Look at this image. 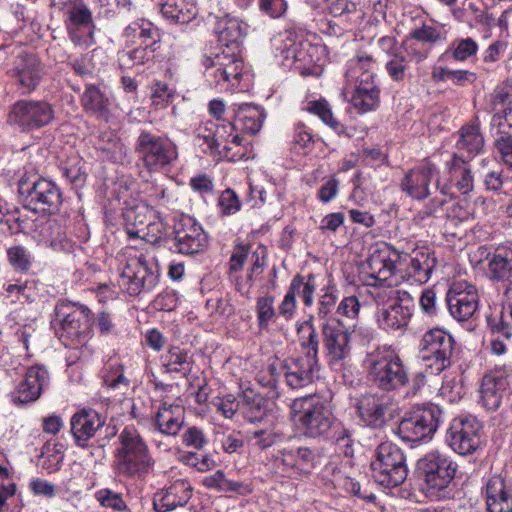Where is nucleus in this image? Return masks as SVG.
Wrapping results in <instances>:
<instances>
[{
    "label": "nucleus",
    "instance_id": "5",
    "mask_svg": "<svg viewBox=\"0 0 512 512\" xmlns=\"http://www.w3.org/2000/svg\"><path fill=\"white\" fill-rule=\"evenodd\" d=\"M319 459L315 449L301 444L296 438H290L280 445L273 455L274 466L278 472L292 479L308 477L319 463Z\"/></svg>",
    "mask_w": 512,
    "mask_h": 512
},
{
    "label": "nucleus",
    "instance_id": "61",
    "mask_svg": "<svg viewBox=\"0 0 512 512\" xmlns=\"http://www.w3.org/2000/svg\"><path fill=\"white\" fill-rule=\"evenodd\" d=\"M16 493V485L12 482L11 474L7 468L0 465V510L8 498Z\"/></svg>",
    "mask_w": 512,
    "mask_h": 512
},
{
    "label": "nucleus",
    "instance_id": "11",
    "mask_svg": "<svg viewBox=\"0 0 512 512\" xmlns=\"http://www.w3.org/2000/svg\"><path fill=\"white\" fill-rule=\"evenodd\" d=\"M455 341L442 329L427 331L420 342V354L424 366L432 374H440L452 365Z\"/></svg>",
    "mask_w": 512,
    "mask_h": 512
},
{
    "label": "nucleus",
    "instance_id": "21",
    "mask_svg": "<svg viewBox=\"0 0 512 512\" xmlns=\"http://www.w3.org/2000/svg\"><path fill=\"white\" fill-rule=\"evenodd\" d=\"M439 177V171L433 163L425 161L410 169L401 181V189L415 200H423L430 195V183Z\"/></svg>",
    "mask_w": 512,
    "mask_h": 512
},
{
    "label": "nucleus",
    "instance_id": "59",
    "mask_svg": "<svg viewBox=\"0 0 512 512\" xmlns=\"http://www.w3.org/2000/svg\"><path fill=\"white\" fill-rule=\"evenodd\" d=\"M64 456L61 452L55 447H50V445H46L43 448L42 452V468L45 469L48 473H54L58 471L63 462Z\"/></svg>",
    "mask_w": 512,
    "mask_h": 512
},
{
    "label": "nucleus",
    "instance_id": "58",
    "mask_svg": "<svg viewBox=\"0 0 512 512\" xmlns=\"http://www.w3.org/2000/svg\"><path fill=\"white\" fill-rule=\"evenodd\" d=\"M273 302V298L269 296H264L257 300V319L261 329L267 328L269 322L275 316Z\"/></svg>",
    "mask_w": 512,
    "mask_h": 512
},
{
    "label": "nucleus",
    "instance_id": "10",
    "mask_svg": "<svg viewBox=\"0 0 512 512\" xmlns=\"http://www.w3.org/2000/svg\"><path fill=\"white\" fill-rule=\"evenodd\" d=\"M322 336L328 366L343 373L352 358L351 332L339 320L330 319L322 325Z\"/></svg>",
    "mask_w": 512,
    "mask_h": 512
},
{
    "label": "nucleus",
    "instance_id": "45",
    "mask_svg": "<svg viewBox=\"0 0 512 512\" xmlns=\"http://www.w3.org/2000/svg\"><path fill=\"white\" fill-rule=\"evenodd\" d=\"M65 15L66 28L94 24L92 12L82 0L72 2Z\"/></svg>",
    "mask_w": 512,
    "mask_h": 512
},
{
    "label": "nucleus",
    "instance_id": "7",
    "mask_svg": "<svg viewBox=\"0 0 512 512\" xmlns=\"http://www.w3.org/2000/svg\"><path fill=\"white\" fill-rule=\"evenodd\" d=\"M134 149L149 172H159L178 158L177 146L170 138L147 130L139 133Z\"/></svg>",
    "mask_w": 512,
    "mask_h": 512
},
{
    "label": "nucleus",
    "instance_id": "47",
    "mask_svg": "<svg viewBox=\"0 0 512 512\" xmlns=\"http://www.w3.org/2000/svg\"><path fill=\"white\" fill-rule=\"evenodd\" d=\"M202 484L206 488L218 492H240L244 487L241 482L226 479L222 470H217L215 473L204 477Z\"/></svg>",
    "mask_w": 512,
    "mask_h": 512
},
{
    "label": "nucleus",
    "instance_id": "13",
    "mask_svg": "<svg viewBox=\"0 0 512 512\" xmlns=\"http://www.w3.org/2000/svg\"><path fill=\"white\" fill-rule=\"evenodd\" d=\"M512 365L504 363L495 365L487 371L479 384V398L482 406L488 411L498 410L510 394Z\"/></svg>",
    "mask_w": 512,
    "mask_h": 512
},
{
    "label": "nucleus",
    "instance_id": "9",
    "mask_svg": "<svg viewBox=\"0 0 512 512\" xmlns=\"http://www.w3.org/2000/svg\"><path fill=\"white\" fill-rule=\"evenodd\" d=\"M371 470L374 480L386 488L402 484L408 474L404 453L391 442H383L377 447Z\"/></svg>",
    "mask_w": 512,
    "mask_h": 512
},
{
    "label": "nucleus",
    "instance_id": "17",
    "mask_svg": "<svg viewBox=\"0 0 512 512\" xmlns=\"http://www.w3.org/2000/svg\"><path fill=\"white\" fill-rule=\"evenodd\" d=\"M158 283V274L145 258H127L120 274V285L130 296L152 290Z\"/></svg>",
    "mask_w": 512,
    "mask_h": 512
},
{
    "label": "nucleus",
    "instance_id": "14",
    "mask_svg": "<svg viewBox=\"0 0 512 512\" xmlns=\"http://www.w3.org/2000/svg\"><path fill=\"white\" fill-rule=\"evenodd\" d=\"M442 421V410L436 405L418 408L407 415L398 426L405 442H418L430 438Z\"/></svg>",
    "mask_w": 512,
    "mask_h": 512
},
{
    "label": "nucleus",
    "instance_id": "8",
    "mask_svg": "<svg viewBox=\"0 0 512 512\" xmlns=\"http://www.w3.org/2000/svg\"><path fill=\"white\" fill-rule=\"evenodd\" d=\"M18 191L24 201V209L46 214L56 213L62 203L59 187L45 178L22 177Z\"/></svg>",
    "mask_w": 512,
    "mask_h": 512
},
{
    "label": "nucleus",
    "instance_id": "55",
    "mask_svg": "<svg viewBox=\"0 0 512 512\" xmlns=\"http://www.w3.org/2000/svg\"><path fill=\"white\" fill-rule=\"evenodd\" d=\"M174 94V89L170 88L166 83L156 81L151 88L152 104L155 107L163 108L172 101Z\"/></svg>",
    "mask_w": 512,
    "mask_h": 512
},
{
    "label": "nucleus",
    "instance_id": "60",
    "mask_svg": "<svg viewBox=\"0 0 512 512\" xmlns=\"http://www.w3.org/2000/svg\"><path fill=\"white\" fill-rule=\"evenodd\" d=\"M478 51V44L470 37L462 39L454 44L452 57L458 61H465L475 55Z\"/></svg>",
    "mask_w": 512,
    "mask_h": 512
},
{
    "label": "nucleus",
    "instance_id": "23",
    "mask_svg": "<svg viewBox=\"0 0 512 512\" xmlns=\"http://www.w3.org/2000/svg\"><path fill=\"white\" fill-rule=\"evenodd\" d=\"M11 76L15 78L22 93H29L39 85L43 67L35 55L21 53L15 59Z\"/></svg>",
    "mask_w": 512,
    "mask_h": 512
},
{
    "label": "nucleus",
    "instance_id": "53",
    "mask_svg": "<svg viewBox=\"0 0 512 512\" xmlns=\"http://www.w3.org/2000/svg\"><path fill=\"white\" fill-rule=\"evenodd\" d=\"M6 298L10 299L12 304L31 303L34 301V291L32 287L25 284H9L5 287Z\"/></svg>",
    "mask_w": 512,
    "mask_h": 512
},
{
    "label": "nucleus",
    "instance_id": "27",
    "mask_svg": "<svg viewBox=\"0 0 512 512\" xmlns=\"http://www.w3.org/2000/svg\"><path fill=\"white\" fill-rule=\"evenodd\" d=\"M192 486L185 479H177L169 487L155 493L153 507L156 512H168L184 506L192 496Z\"/></svg>",
    "mask_w": 512,
    "mask_h": 512
},
{
    "label": "nucleus",
    "instance_id": "20",
    "mask_svg": "<svg viewBox=\"0 0 512 512\" xmlns=\"http://www.w3.org/2000/svg\"><path fill=\"white\" fill-rule=\"evenodd\" d=\"M446 301L451 316L458 321H466L476 312L479 297L473 285L456 282L450 286Z\"/></svg>",
    "mask_w": 512,
    "mask_h": 512
},
{
    "label": "nucleus",
    "instance_id": "26",
    "mask_svg": "<svg viewBox=\"0 0 512 512\" xmlns=\"http://www.w3.org/2000/svg\"><path fill=\"white\" fill-rule=\"evenodd\" d=\"M281 370L287 385L291 389H300L312 383L318 360L302 356L288 358L282 363Z\"/></svg>",
    "mask_w": 512,
    "mask_h": 512
},
{
    "label": "nucleus",
    "instance_id": "3",
    "mask_svg": "<svg viewBox=\"0 0 512 512\" xmlns=\"http://www.w3.org/2000/svg\"><path fill=\"white\" fill-rule=\"evenodd\" d=\"M119 441L113 462L115 474L125 478H141L148 474L155 462L138 431L132 426L125 427Z\"/></svg>",
    "mask_w": 512,
    "mask_h": 512
},
{
    "label": "nucleus",
    "instance_id": "38",
    "mask_svg": "<svg viewBox=\"0 0 512 512\" xmlns=\"http://www.w3.org/2000/svg\"><path fill=\"white\" fill-rule=\"evenodd\" d=\"M89 313L90 310L84 307L68 313L61 321L63 335L71 339H79L84 336L90 326Z\"/></svg>",
    "mask_w": 512,
    "mask_h": 512
},
{
    "label": "nucleus",
    "instance_id": "44",
    "mask_svg": "<svg viewBox=\"0 0 512 512\" xmlns=\"http://www.w3.org/2000/svg\"><path fill=\"white\" fill-rule=\"evenodd\" d=\"M300 345L307 349L302 357L318 360L319 336L311 319L304 321L298 327Z\"/></svg>",
    "mask_w": 512,
    "mask_h": 512
},
{
    "label": "nucleus",
    "instance_id": "46",
    "mask_svg": "<svg viewBox=\"0 0 512 512\" xmlns=\"http://www.w3.org/2000/svg\"><path fill=\"white\" fill-rule=\"evenodd\" d=\"M164 366L170 372H183L186 375L190 371V361L187 352L179 347L170 348L162 357Z\"/></svg>",
    "mask_w": 512,
    "mask_h": 512
},
{
    "label": "nucleus",
    "instance_id": "48",
    "mask_svg": "<svg viewBox=\"0 0 512 512\" xmlns=\"http://www.w3.org/2000/svg\"><path fill=\"white\" fill-rule=\"evenodd\" d=\"M71 42L81 49H87L96 43L95 24L66 28Z\"/></svg>",
    "mask_w": 512,
    "mask_h": 512
},
{
    "label": "nucleus",
    "instance_id": "50",
    "mask_svg": "<svg viewBox=\"0 0 512 512\" xmlns=\"http://www.w3.org/2000/svg\"><path fill=\"white\" fill-rule=\"evenodd\" d=\"M103 384L111 389L128 386V379L124 375L123 366L118 362H109L103 369Z\"/></svg>",
    "mask_w": 512,
    "mask_h": 512
},
{
    "label": "nucleus",
    "instance_id": "2",
    "mask_svg": "<svg viewBox=\"0 0 512 512\" xmlns=\"http://www.w3.org/2000/svg\"><path fill=\"white\" fill-rule=\"evenodd\" d=\"M364 367L368 381L380 391H398L409 382L407 366L391 347L381 346L367 353Z\"/></svg>",
    "mask_w": 512,
    "mask_h": 512
},
{
    "label": "nucleus",
    "instance_id": "64",
    "mask_svg": "<svg viewBox=\"0 0 512 512\" xmlns=\"http://www.w3.org/2000/svg\"><path fill=\"white\" fill-rule=\"evenodd\" d=\"M218 204L224 215H232L240 210L241 203L236 193L231 189L223 191L219 197Z\"/></svg>",
    "mask_w": 512,
    "mask_h": 512
},
{
    "label": "nucleus",
    "instance_id": "12",
    "mask_svg": "<svg viewBox=\"0 0 512 512\" xmlns=\"http://www.w3.org/2000/svg\"><path fill=\"white\" fill-rule=\"evenodd\" d=\"M209 84L219 92L228 91L239 84L243 71V60L235 51L221 53L204 60Z\"/></svg>",
    "mask_w": 512,
    "mask_h": 512
},
{
    "label": "nucleus",
    "instance_id": "18",
    "mask_svg": "<svg viewBox=\"0 0 512 512\" xmlns=\"http://www.w3.org/2000/svg\"><path fill=\"white\" fill-rule=\"evenodd\" d=\"M174 233L177 253H201L207 246L206 234L196 219L190 215L180 214L175 217Z\"/></svg>",
    "mask_w": 512,
    "mask_h": 512
},
{
    "label": "nucleus",
    "instance_id": "40",
    "mask_svg": "<svg viewBox=\"0 0 512 512\" xmlns=\"http://www.w3.org/2000/svg\"><path fill=\"white\" fill-rule=\"evenodd\" d=\"M124 36L134 42L140 40V45L150 47L157 42L158 29L148 20L139 19L130 23L124 30Z\"/></svg>",
    "mask_w": 512,
    "mask_h": 512
},
{
    "label": "nucleus",
    "instance_id": "49",
    "mask_svg": "<svg viewBox=\"0 0 512 512\" xmlns=\"http://www.w3.org/2000/svg\"><path fill=\"white\" fill-rule=\"evenodd\" d=\"M487 275L496 281H508L512 278V258H488Z\"/></svg>",
    "mask_w": 512,
    "mask_h": 512
},
{
    "label": "nucleus",
    "instance_id": "33",
    "mask_svg": "<svg viewBox=\"0 0 512 512\" xmlns=\"http://www.w3.org/2000/svg\"><path fill=\"white\" fill-rule=\"evenodd\" d=\"M360 419L373 428L382 427L385 423V404L382 397L373 394L363 395L357 403Z\"/></svg>",
    "mask_w": 512,
    "mask_h": 512
},
{
    "label": "nucleus",
    "instance_id": "43",
    "mask_svg": "<svg viewBox=\"0 0 512 512\" xmlns=\"http://www.w3.org/2000/svg\"><path fill=\"white\" fill-rule=\"evenodd\" d=\"M249 440L260 449H267L283 438V432L278 425L270 422L263 427L250 431Z\"/></svg>",
    "mask_w": 512,
    "mask_h": 512
},
{
    "label": "nucleus",
    "instance_id": "57",
    "mask_svg": "<svg viewBox=\"0 0 512 512\" xmlns=\"http://www.w3.org/2000/svg\"><path fill=\"white\" fill-rule=\"evenodd\" d=\"M95 497L103 507L112 508L116 511L126 509V503L122 495L111 489H101L96 492Z\"/></svg>",
    "mask_w": 512,
    "mask_h": 512
},
{
    "label": "nucleus",
    "instance_id": "35",
    "mask_svg": "<svg viewBox=\"0 0 512 512\" xmlns=\"http://www.w3.org/2000/svg\"><path fill=\"white\" fill-rule=\"evenodd\" d=\"M84 109L98 118L107 120L110 115L111 99L105 89L96 85H87L82 98Z\"/></svg>",
    "mask_w": 512,
    "mask_h": 512
},
{
    "label": "nucleus",
    "instance_id": "34",
    "mask_svg": "<svg viewBox=\"0 0 512 512\" xmlns=\"http://www.w3.org/2000/svg\"><path fill=\"white\" fill-rule=\"evenodd\" d=\"M220 41L225 45V51L240 55V44L245 36L242 22L233 16L225 15L218 21Z\"/></svg>",
    "mask_w": 512,
    "mask_h": 512
},
{
    "label": "nucleus",
    "instance_id": "62",
    "mask_svg": "<svg viewBox=\"0 0 512 512\" xmlns=\"http://www.w3.org/2000/svg\"><path fill=\"white\" fill-rule=\"evenodd\" d=\"M408 36L424 46L437 42L440 39V32L434 27L423 25L420 28L412 30Z\"/></svg>",
    "mask_w": 512,
    "mask_h": 512
},
{
    "label": "nucleus",
    "instance_id": "25",
    "mask_svg": "<svg viewBox=\"0 0 512 512\" xmlns=\"http://www.w3.org/2000/svg\"><path fill=\"white\" fill-rule=\"evenodd\" d=\"M272 47L276 52V56L281 58L283 66L291 68L296 62H304L307 52L304 43L298 39L295 32L286 30L274 36L271 40Z\"/></svg>",
    "mask_w": 512,
    "mask_h": 512
},
{
    "label": "nucleus",
    "instance_id": "29",
    "mask_svg": "<svg viewBox=\"0 0 512 512\" xmlns=\"http://www.w3.org/2000/svg\"><path fill=\"white\" fill-rule=\"evenodd\" d=\"M488 512H512V483L509 479L495 475L485 486Z\"/></svg>",
    "mask_w": 512,
    "mask_h": 512
},
{
    "label": "nucleus",
    "instance_id": "36",
    "mask_svg": "<svg viewBox=\"0 0 512 512\" xmlns=\"http://www.w3.org/2000/svg\"><path fill=\"white\" fill-rule=\"evenodd\" d=\"M159 5L163 17L175 24L189 23L197 13L195 5L186 0H160Z\"/></svg>",
    "mask_w": 512,
    "mask_h": 512
},
{
    "label": "nucleus",
    "instance_id": "32",
    "mask_svg": "<svg viewBox=\"0 0 512 512\" xmlns=\"http://www.w3.org/2000/svg\"><path fill=\"white\" fill-rule=\"evenodd\" d=\"M351 86L354 88L351 103L360 113L372 111L379 105L380 90L375 83V74L366 73L363 80Z\"/></svg>",
    "mask_w": 512,
    "mask_h": 512
},
{
    "label": "nucleus",
    "instance_id": "54",
    "mask_svg": "<svg viewBox=\"0 0 512 512\" xmlns=\"http://www.w3.org/2000/svg\"><path fill=\"white\" fill-rule=\"evenodd\" d=\"M149 47L139 45V47L132 50L122 51L119 55V60L124 66L132 67L134 65H143L149 61L151 51Z\"/></svg>",
    "mask_w": 512,
    "mask_h": 512
},
{
    "label": "nucleus",
    "instance_id": "24",
    "mask_svg": "<svg viewBox=\"0 0 512 512\" xmlns=\"http://www.w3.org/2000/svg\"><path fill=\"white\" fill-rule=\"evenodd\" d=\"M105 425V418L97 411L83 409L75 413L70 421L71 434L77 446L86 448L88 442Z\"/></svg>",
    "mask_w": 512,
    "mask_h": 512
},
{
    "label": "nucleus",
    "instance_id": "37",
    "mask_svg": "<svg viewBox=\"0 0 512 512\" xmlns=\"http://www.w3.org/2000/svg\"><path fill=\"white\" fill-rule=\"evenodd\" d=\"M235 124L249 134H256L262 127L265 119L264 111L253 104H242L234 109Z\"/></svg>",
    "mask_w": 512,
    "mask_h": 512
},
{
    "label": "nucleus",
    "instance_id": "22",
    "mask_svg": "<svg viewBox=\"0 0 512 512\" xmlns=\"http://www.w3.org/2000/svg\"><path fill=\"white\" fill-rule=\"evenodd\" d=\"M449 173L450 184L443 183L440 178L436 179V189L442 195H453L452 187H455L462 195H467L474 188V177L468 162L462 157L454 154L452 159L446 163Z\"/></svg>",
    "mask_w": 512,
    "mask_h": 512
},
{
    "label": "nucleus",
    "instance_id": "28",
    "mask_svg": "<svg viewBox=\"0 0 512 512\" xmlns=\"http://www.w3.org/2000/svg\"><path fill=\"white\" fill-rule=\"evenodd\" d=\"M203 129H199L198 136L202 137L211 149L218 152H228L232 150V145L239 146L242 142L240 135L235 133L233 123L218 126L214 122H208Z\"/></svg>",
    "mask_w": 512,
    "mask_h": 512
},
{
    "label": "nucleus",
    "instance_id": "41",
    "mask_svg": "<svg viewBox=\"0 0 512 512\" xmlns=\"http://www.w3.org/2000/svg\"><path fill=\"white\" fill-rule=\"evenodd\" d=\"M305 110L318 116L324 124L333 129L337 134L350 136L344 125L334 117L332 109L325 99L309 101Z\"/></svg>",
    "mask_w": 512,
    "mask_h": 512
},
{
    "label": "nucleus",
    "instance_id": "52",
    "mask_svg": "<svg viewBox=\"0 0 512 512\" xmlns=\"http://www.w3.org/2000/svg\"><path fill=\"white\" fill-rule=\"evenodd\" d=\"M307 2L314 8L325 7L335 17L355 10V5L348 0H307Z\"/></svg>",
    "mask_w": 512,
    "mask_h": 512
},
{
    "label": "nucleus",
    "instance_id": "56",
    "mask_svg": "<svg viewBox=\"0 0 512 512\" xmlns=\"http://www.w3.org/2000/svg\"><path fill=\"white\" fill-rule=\"evenodd\" d=\"M407 68V60L401 53H393V57H390L386 63L388 75L397 82L405 79Z\"/></svg>",
    "mask_w": 512,
    "mask_h": 512
},
{
    "label": "nucleus",
    "instance_id": "4",
    "mask_svg": "<svg viewBox=\"0 0 512 512\" xmlns=\"http://www.w3.org/2000/svg\"><path fill=\"white\" fill-rule=\"evenodd\" d=\"M377 305V322L387 331L405 328L412 316L413 300L407 291L386 287L372 293Z\"/></svg>",
    "mask_w": 512,
    "mask_h": 512
},
{
    "label": "nucleus",
    "instance_id": "15",
    "mask_svg": "<svg viewBox=\"0 0 512 512\" xmlns=\"http://www.w3.org/2000/svg\"><path fill=\"white\" fill-rule=\"evenodd\" d=\"M123 217L126 233L131 239L139 238L147 243H153L163 232V222H156L155 211L145 204L126 208Z\"/></svg>",
    "mask_w": 512,
    "mask_h": 512
},
{
    "label": "nucleus",
    "instance_id": "31",
    "mask_svg": "<svg viewBox=\"0 0 512 512\" xmlns=\"http://www.w3.org/2000/svg\"><path fill=\"white\" fill-rule=\"evenodd\" d=\"M185 408L179 403L162 402L154 418L155 428L162 434L176 436L184 425Z\"/></svg>",
    "mask_w": 512,
    "mask_h": 512
},
{
    "label": "nucleus",
    "instance_id": "30",
    "mask_svg": "<svg viewBox=\"0 0 512 512\" xmlns=\"http://www.w3.org/2000/svg\"><path fill=\"white\" fill-rule=\"evenodd\" d=\"M47 384V370L40 366L30 367L14 392V402L24 404L37 400Z\"/></svg>",
    "mask_w": 512,
    "mask_h": 512
},
{
    "label": "nucleus",
    "instance_id": "1",
    "mask_svg": "<svg viewBox=\"0 0 512 512\" xmlns=\"http://www.w3.org/2000/svg\"><path fill=\"white\" fill-rule=\"evenodd\" d=\"M290 416L302 434L311 439H326L332 431L338 445L345 447V455L351 453L348 431L339 427L329 403L319 395H306L296 398L290 404Z\"/></svg>",
    "mask_w": 512,
    "mask_h": 512
},
{
    "label": "nucleus",
    "instance_id": "39",
    "mask_svg": "<svg viewBox=\"0 0 512 512\" xmlns=\"http://www.w3.org/2000/svg\"><path fill=\"white\" fill-rule=\"evenodd\" d=\"M458 135L456 147L460 152L467 153L472 157L481 152L484 146V138L477 124L463 126L458 131Z\"/></svg>",
    "mask_w": 512,
    "mask_h": 512
},
{
    "label": "nucleus",
    "instance_id": "51",
    "mask_svg": "<svg viewBox=\"0 0 512 512\" xmlns=\"http://www.w3.org/2000/svg\"><path fill=\"white\" fill-rule=\"evenodd\" d=\"M291 284H298L297 289L294 291L296 297L300 296L305 306H312L314 303V292L316 289L314 275L309 274L307 278L301 275H296L292 279Z\"/></svg>",
    "mask_w": 512,
    "mask_h": 512
},
{
    "label": "nucleus",
    "instance_id": "19",
    "mask_svg": "<svg viewBox=\"0 0 512 512\" xmlns=\"http://www.w3.org/2000/svg\"><path fill=\"white\" fill-rule=\"evenodd\" d=\"M54 117L52 106L46 101H18L9 113V122L25 128H40Z\"/></svg>",
    "mask_w": 512,
    "mask_h": 512
},
{
    "label": "nucleus",
    "instance_id": "6",
    "mask_svg": "<svg viewBox=\"0 0 512 512\" xmlns=\"http://www.w3.org/2000/svg\"><path fill=\"white\" fill-rule=\"evenodd\" d=\"M417 468L430 497L439 498L455 477L457 464L444 451L432 450L418 460Z\"/></svg>",
    "mask_w": 512,
    "mask_h": 512
},
{
    "label": "nucleus",
    "instance_id": "63",
    "mask_svg": "<svg viewBox=\"0 0 512 512\" xmlns=\"http://www.w3.org/2000/svg\"><path fill=\"white\" fill-rule=\"evenodd\" d=\"M368 265L371 269V274L377 279L386 280L393 270V264L387 258H367Z\"/></svg>",
    "mask_w": 512,
    "mask_h": 512
},
{
    "label": "nucleus",
    "instance_id": "16",
    "mask_svg": "<svg viewBox=\"0 0 512 512\" xmlns=\"http://www.w3.org/2000/svg\"><path fill=\"white\" fill-rule=\"evenodd\" d=\"M481 425L474 417H456L450 423L446 441L460 455L473 454L481 444Z\"/></svg>",
    "mask_w": 512,
    "mask_h": 512
},
{
    "label": "nucleus",
    "instance_id": "42",
    "mask_svg": "<svg viewBox=\"0 0 512 512\" xmlns=\"http://www.w3.org/2000/svg\"><path fill=\"white\" fill-rule=\"evenodd\" d=\"M374 61L371 56H358L352 58L347 62V68L345 71L346 86L344 91H347L349 85L359 83V80H363L364 75L375 74L372 70Z\"/></svg>",
    "mask_w": 512,
    "mask_h": 512
}]
</instances>
